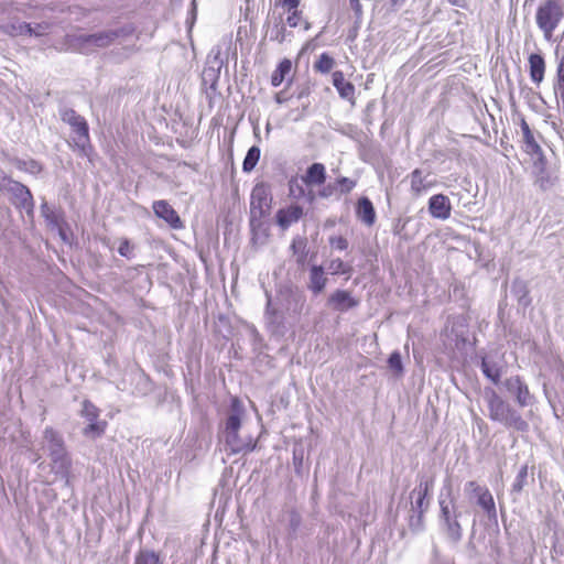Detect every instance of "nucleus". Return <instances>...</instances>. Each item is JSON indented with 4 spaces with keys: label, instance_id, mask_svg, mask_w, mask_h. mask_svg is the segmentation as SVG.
Here are the masks:
<instances>
[{
    "label": "nucleus",
    "instance_id": "nucleus-1",
    "mask_svg": "<svg viewBox=\"0 0 564 564\" xmlns=\"http://www.w3.org/2000/svg\"><path fill=\"white\" fill-rule=\"evenodd\" d=\"M327 178L326 166L323 163H312L301 177H292L289 181V193L295 198L306 197L313 202L317 196L315 188H323Z\"/></svg>",
    "mask_w": 564,
    "mask_h": 564
},
{
    "label": "nucleus",
    "instance_id": "nucleus-2",
    "mask_svg": "<svg viewBox=\"0 0 564 564\" xmlns=\"http://www.w3.org/2000/svg\"><path fill=\"white\" fill-rule=\"evenodd\" d=\"M486 400L491 421L500 422L507 427H513L520 432L528 430V423L496 391L491 390L488 392Z\"/></svg>",
    "mask_w": 564,
    "mask_h": 564
},
{
    "label": "nucleus",
    "instance_id": "nucleus-3",
    "mask_svg": "<svg viewBox=\"0 0 564 564\" xmlns=\"http://www.w3.org/2000/svg\"><path fill=\"white\" fill-rule=\"evenodd\" d=\"M61 119L70 126L73 130L72 148L80 155L87 156L91 161L94 148L90 142L89 127L86 119L78 115L74 109L67 108L61 112Z\"/></svg>",
    "mask_w": 564,
    "mask_h": 564
},
{
    "label": "nucleus",
    "instance_id": "nucleus-4",
    "mask_svg": "<svg viewBox=\"0 0 564 564\" xmlns=\"http://www.w3.org/2000/svg\"><path fill=\"white\" fill-rule=\"evenodd\" d=\"M564 18V0H543L536 9L535 21L545 40L550 41Z\"/></svg>",
    "mask_w": 564,
    "mask_h": 564
},
{
    "label": "nucleus",
    "instance_id": "nucleus-5",
    "mask_svg": "<svg viewBox=\"0 0 564 564\" xmlns=\"http://www.w3.org/2000/svg\"><path fill=\"white\" fill-rule=\"evenodd\" d=\"M271 186L265 182L257 183L250 194V221H261L272 207Z\"/></svg>",
    "mask_w": 564,
    "mask_h": 564
},
{
    "label": "nucleus",
    "instance_id": "nucleus-6",
    "mask_svg": "<svg viewBox=\"0 0 564 564\" xmlns=\"http://www.w3.org/2000/svg\"><path fill=\"white\" fill-rule=\"evenodd\" d=\"M80 415L87 421L83 434L89 438H97L105 434L108 423L100 420V410L90 400H84L82 403Z\"/></svg>",
    "mask_w": 564,
    "mask_h": 564
},
{
    "label": "nucleus",
    "instance_id": "nucleus-7",
    "mask_svg": "<svg viewBox=\"0 0 564 564\" xmlns=\"http://www.w3.org/2000/svg\"><path fill=\"white\" fill-rule=\"evenodd\" d=\"M121 35V31H104L95 34L79 35L74 40V46L83 54L96 48H104L113 43Z\"/></svg>",
    "mask_w": 564,
    "mask_h": 564
},
{
    "label": "nucleus",
    "instance_id": "nucleus-8",
    "mask_svg": "<svg viewBox=\"0 0 564 564\" xmlns=\"http://www.w3.org/2000/svg\"><path fill=\"white\" fill-rule=\"evenodd\" d=\"M3 182L8 184L7 191L11 193L12 204L20 210H25L28 216L33 217L34 199L30 189L20 182L4 176Z\"/></svg>",
    "mask_w": 564,
    "mask_h": 564
},
{
    "label": "nucleus",
    "instance_id": "nucleus-9",
    "mask_svg": "<svg viewBox=\"0 0 564 564\" xmlns=\"http://www.w3.org/2000/svg\"><path fill=\"white\" fill-rule=\"evenodd\" d=\"M360 301L354 294L344 289H337L327 299V305L335 312L344 313L359 306Z\"/></svg>",
    "mask_w": 564,
    "mask_h": 564
},
{
    "label": "nucleus",
    "instance_id": "nucleus-10",
    "mask_svg": "<svg viewBox=\"0 0 564 564\" xmlns=\"http://www.w3.org/2000/svg\"><path fill=\"white\" fill-rule=\"evenodd\" d=\"M357 185L355 180H351L346 176H340L335 180L334 183L327 184L319 191H317V196L319 198H329L334 195L349 194Z\"/></svg>",
    "mask_w": 564,
    "mask_h": 564
},
{
    "label": "nucleus",
    "instance_id": "nucleus-11",
    "mask_svg": "<svg viewBox=\"0 0 564 564\" xmlns=\"http://www.w3.org/2000/svg\"><path fill=\"white\" fill-rule=\"evenodd\" d=\"M429 213L433 218L446 220L452 214V204L444 194H435L429 199Z\"/></svg>",
    "mask_w": 564,
    "mask_h": 564
},
{
    "label": "nucleus",
    "instance_id": "nucleus-12",
    "mask_svg": "<svg viewBox=\"0 0 564 564\" xmlns=\"http://www.w3.org/2000/svg\"><path fill=\"white\" fill-rule=\"evenodd\" d=\"M332 82L340 98L347 100L352 107L356 106V88L345 78L341 70H335L332 74Z\"/></svg>",
    "mask_w": 564,
    "mask_h": 564
},
{
    "label": "nucleus",
    "instance_id": "nucleus-13",
    "mask_svg": "<svg viewBox=\"0 0 564 564\" xmlns=\"http://www.w3.org/2000/svg\"><path fill=\"white\" fill-rule=\"evenodd\" d=\"M304 215V209L299 204H290L280 208L275 214L276 225L282 229H288L291 225L297 223Z\"/></svg>",
    "mask_w": 564,
    "mask_h": 564
},
{
    "label": "nucleus",
    "instance_id": "nucleus-14",
    "mask_svg": "<svg viewBox=\"0 0 564 564\" xmlns=\"http://www.w3.org/2000/svg\"><path fill=\"white\" fill-rule=\"evenodd\" d=\"M153 212L156 217L162 218L166 221L172 228L181 229L183 227V223L176 213V210L169 204L166 200H155L152 205Z\"/></svg>",
    "mask_w": 564,
    "mask_h": 564
},
{
    "label": "nucleus",
    "instance_id": "nucleus-15",
    "mask_svg": "<svg viewBox=\"0 0 564 564\" xmlns=\"http://www.w3.org/2000/svg\"><path fill=\"white\" fill-rule=\"evenodd\" d=\"M505 387L510 393L516 395V400L520 406H527L530 403V390L520 376L506 379Z\"/></svg>",
    "mask_w": 564,
    "mask_h": 564
},
{
    "label": "nucleus",
    "instance_id": "nucleus-16",
    "mask_svg": "<svg viewBox=\"0 0 564 564\" xmlns=\"http://www.w3.org/2000/svg\"><path fill=\"white\" fill-rule=\"evenodd\" d=\"M528 66L531 82L539 86L544 80L546 69V63L542 54H530L528 57Z\"/></svg>",
    "mask_w": 564,
    "mask_h": 564
},
{
    "label": "nucleus",
    "instance_id": "nucleus-17",
    "mask_svg": "<svg viewBox=\"0 0 564 564\" xmlns=\"http://www.w3.org/2000/svg\"><path fill=\"white\" fill-rule=\"evenodd\" d=\"M519 124L522 131L524 151L530 155H542V148L536 141L533 131L523 116H520Z\"/></svg>",
    "mask_w": 564,
    "mask_h": 564
},
{
    "label": "nucleus",
    "instance_id": "nucleus-18",
    "mask_svg": "<svg viewBox=\"0 0 564 564\" xmlns=\"http://www.w3.org/2000/svg\"><path fill=\"white\" fill-rule=\"evenodd\" d=\"M435 186L434 181H429L422 170L415 169L410 174V187L413 196L419 197Z\"/></svg>",
    "mask_w": 564,
    "mask_h": 564
},
{
    "label": "nucleus",
    "instance_id": "nucleus-19",
    "mask_svg": "<svg viewBox=\"0 0 564 564\" xmlns=\"http://www.w3.org/2000/svg\"><path fill=\"white\" fill-rule=\"evenodd\" d=\"M294 73L293 63L290 58H283L279 62L271 74L270 83L273 87H279L285 79Z\"/></svg>",
    "mask_w": 564,
    "mask_h": 564
},
{
    "label": "nucleus",
    "instance_id": "nucleus-20",
    "mask_svg": "<svg viewBox=\"0 0 564 564\" xmlns=\"http://www.w3.org/2000/svg\"><path fill=\"white\" fill-rule=\"evenodd\" d=\"M356 215L367 226H372L376 221V210L368 197H360L356 206Z\"/></svg>",
    "mask_w": 564,
    "mask_h": 564
},
{
    "label": "nucleus",
    "instance_id": "nucleus-21",
    "mask_svg": "<svg viewBox=\"0 0 564 564\" xmlns=\"http://www.w3.org/2000/svg\"><path fill=\"white\" fill-rule=\"evenodd\" d=\"M50 457L52 460L53 469H55L56 473H61L64 476H68L72 468V459L66 448L50 452Z\"/></svg>",
    "mask_w": 564,
    "mask_h": 564
},
{
    "label": "nucleus",
    "instance_id": "nucleus-22",
    "mask_svg": "<svg viewBox=\"0 0 564 564\" xmlns=\"http://www.w3.org/2000/svg\"><path fill=\"white\" fill-rule=\"evenodd\" d=\"M327 276L325 275L324 269L322 265H312L310 270V284L308 289L314 294H319L324 291L327 284Z\"/></svg>",
    "mask_w": 564,
    "mask_h": 564
},
{
    "label": "nucleus",
    "instance_id": "nucleus-23",
    "mask_svg": "<svg viewBox=\"0 0 564 564\" xmlns=\"http://www.w3.org/2000/svg\"><path fill=\"white\" fill-rule=\"evenodd\" d=\"M231 409L234 411L226 420L225 433L239 432L241 425L240 415L242 413V404L238 398L231 400Z\"/></svg>",
    "mask_w": 564,
    "mask_h": 564
},
{
    "label": "nucleus",
    "instance_id": "nucleus-24",
    "mask_svg": "<svg viewBox=\"0 0 564 564\" xmlns=\"http://www.w3.org/2000/svg\"><path fill=\"white\" fill-rule=\"evenodd\" d=\"M476 500L478 506L489 518L497 517L496 503L490 490H482V495H480Z\"/></svg>",
    "mask_w": 564,
    "mask_h": 564
},
{
    "label": "nucleus",
    "instance_id": "nucleus-25",
    "mask_svg": "<svg viewBox=\"0 0 564 564\" xmlns=\"http://www.w3.org/2000/svg\"><path fill=\"white\" fill-rule=\"evenodd\" d=\"M226 444L230 448L231 454H238L241 452H249L253 449V446H250L247 443H243L238 435V432L226 433Z\"/></svg>",
    "mask_w": 564,
    "mask_h": 564
},
{
    "label": "nucleus",
    "instance_id": "nucleus-26",
    "mask_svg": "<svg viewBox=\"0 0 564 564\" xmlns=\"http://www.w3.org/2000/svg\"><path fill=\"white\" fill-rule=\"evenodd\" d=\"M44 438L48 443V452L66 448L62 435L53 427L48 426L44 430Z\"/></svg>",
    "mask_w": 564,
    "mask_h": 564
},
{
    "label": "nucleus",
    "instance_id": "nucleus-27",
    "mask_svg": "<svg viewBox=\"0 0 564 564\" xmlns=\"http://www.w3.org/2000/svg\"><path fill=\"white\" fill-rule=\"evenodd\" d=\"M432 486H433L432 480H424V481H421L419 484V486L412 492L413 495L416 496L415 506L420 512H423V510H424V500L427 497L429 491L432 488Z\"/></svg>",
    "mask_w": 564,
    "mask_h": 564
},
{
    "label": "nucleus",
    "instance_id": "nucleus-28",
    "mask_svg": "<svg viewBox=\"0 0 564 564\" xmlns=\"http://www.w3.org/2000/svg\"><path fill=\"white\" fill-rule=\"evenodd\" d=\"M260 155H261V150L259 147L257 145H253L251 147L245 159H243V162H242V171L245 173H250L254 167L256 165L258 164L259 160H260Z\"/></svg>",
    "mask_w": 564,
    "mask_h": 564
},
{
    "label": "nucleus",
    "instance_id": "nucleus-29",
    "mask_svg": "<svg viewBox=\"0 0 564 564\" xmlns=\"http://www.w3.org/2000/svg\"><path fill=\"white\" fill-rule=\"evenodd\" d=\"M48 28V23H37L35 28H32L30 23H22L19 25V29L13 34H34L36 36H41L46 33Z\"/></svg>",
    "mask_w": 564,
    "mask_h": 564
},
{
    "label": "nucleus",
    "instance_id": "nucleus-30",
    "mask_svg": "<svg viewBox=\"0 0 564 564\" xmlns=\"http://www.w3.org/2000/svg\"><path fill=\"white\" fill-rule=\"evenodd\" d=\"M327 269H328L329 273L333 275H336V274L350 275V273L352 272V267L349 263L343 261L340 258L332 259L327 265Z\"/></svg>",
    "mask_w": 564,
    "mask_h": 564
},
{
    "label": "nucleus",
    "instance_id": "nucleus-31",
    "mask_svg": "<svg viewBox=\"0 0 564 564\" xmlns=\"http://www.w3.org/2000/svg\"><path fill=\"white\" fill-rule=\"evenodd\" d=\"M134 564H162L160 555L154 551L142 550L135 555Z\"/></svg>",
    "mask_w": 564,
    "mask_h": 564
},
{
    "label": "nucleus",
    "instance_id": "nucleus-32",
    "mask_svg": "<svg viewBox=\"0 0 564 564\" xmlns=\"http://www.w3.org/2000/svg\"><path fill=\"white\" fill-rule=\"evenodd\" d=\"M482 373L494 383H498L501 378V370L496 365H490L485 358L481 360Z\"/></svg>",
    "mask_w": 564,
    "mask_h": 564
},
{
    "label": "nucleus",
    "instance_id": "nucleus-33",
    "mask_svg": "<svg viewBox=\"0 0 564 564\" xmlns=\"http://www.w3.org/2000/svg\"><path fill=\"white\" fill-rule=\"evenodd\" d=\"M335 64L334 58L327 53H322L314 64V68L321 73H329Z\"/></svg>",
    "mask_w": 564,
    "mask_h": 564
},
{
    "label": "nucleus",
    "instance_id": "nucleus-34",
    "mask_svg": "<svg viewBox=\"0 0 564 564\" xmlns=\"http://www.w3.org/2000/svg\"><path fill=\"white\" fill-rule=\"evenodd\" d=\"M534 185L542 192L550 189L553 185L551 175L542 169L534 180Z\"/></svg>",
    "mask_w": 564,
    "mask_h": 564
},
{
    "label": "nucleus",
    "instance_id": "nucleus-35",
    "mask_svg": "<svg viewBox=\"0 0 564 564\" xmlns=\"http://www.w3.org/2000/svg\"><path fill=\"white\" fill-rule=\"evenodd\" d=\"M529 468L528 465L521 466V468L518 471V475L512 484V491L513 492H521L527 485V478H528Z\"/></svg>",
    "mask_w": 564,
    "mask_h": 564
},
{
    "label": "nucleus",
    "instance_id": "nucleus-36",
    "mask_svg": "<svg viewBox=\"0 0 564 564\" xmlns=\"http://www.w3.org/2000/svg\"><path fill=\"white\" fill-rule=\"evenodd\" d=\"M286 23L290 28H296L303 20V11L297 9H288Z\"/></svg>",
    "mask_w": 564,
    "mask_h": 564
},
{
    "label": "nucleus",
    "instance_id": "nucleus-37",
    "mask_svg": "<svg viewBox=\"0 0 564 564\" xmlns=\"http://www.w3.org/2000/svg\"><path fill=\"white\" fill-rule=\"evenodd\" d=\"M328 242L333 249L338 251H345L349 246L348 240L343 236H330Z\"/></svg>",
    "mask_w": 564,
    "mask_h": 564
},
{
    "label": "nucleus",
    "instance_id": "nucleus-38",
    "mask_svg": "<svg viewBox=\"0 0 564 564\" xmlns=\"http://www.w3.org/2000/svg\"><path fill=\"white\" fill-rule=\"evenodd\" d=\"M118 252L127 259H130L133 256V246L130 243L129 239H120Z\"/></svg>",
    "mask_w": 564,
    "mask_h": 564
},
{
    "label": "nucleus",
    "instance_id": "nucleus-39",
    "mask_svg": "<svg viewBox=\"0 0 564 564\" xmlns=\"http://www.w3.org/2000/svg\"><path fill=\"white\" fill-rule=\"evenodd\" d=\"M389 367L394 370L398 375H400L403 370L402 360L399 352H392L388 359Z\"/></svg>",
    "mask_w": 564,
    "mask_h": 564
},
{
    "label": "nucleus",
    "instance_id": "nucleus-40",
    "mask_svg": "<svg viewBox=\"0 0 564 564\" xmlns=\"http://www.w3.org/2000/svg\"><path fill=\"white\" fill-rule=\"evenodd\" d=\"M466 490L477 499L480 495H482V490L489 489L486 486H481L477 481L471 480L466 484Z\"/></svg>",
    "mask_w": 564,
    "mask_h": 564
},
{
    "label": "nucleus",
    "instance_id": "nucleus-41",
    "mask_svg": "<svg viewBox=\"0 0 564 564\" xmlns=\"http://www.w3.org/2000/svg\"><path fill=\"white\" fill-rule=\"evenodd\" d=\"M44 217L54 227H61L63 219L59 215L55 214L54 212L45 213Z\"/></svg>",
    "mask_w": 564,
    "mask_h": 564
},
{
    "label": "nucleus",
    "instance_id": "nucleus-42",
    "mask_svg": "<svg viewBox=\"0 0 564 564\" xmlns=\"http://www.w3.org/2000/svg\"><path fill=\"white\" fill-rule=\"evenodd\" d=\"M448 531L455 539L460 538V525L457 520H451L449 523H446Z\"/></svg>",
    "mask_w": 564,
    "mask_h": 564
},
{
    "label": "nucleus",
    "instance_id": "nucleus-43",
    "mask_svg": "<svg viewBox=\"0 0 564 564\" xmlns=\"http://www.w3.org/2000/svg\"><path fill=\"white\" fill-rule=\"evenodd\" d=\"M276 4L281 6L284 10L297 9L300 7V0H276Z\"/></svg>",
    "mask_w": 564,
    "mask_h": 564
},
{
    "label": "nucleus",
    "instance_id": "nucleus-44",
    "mask_svg": "<svg viewBox=\"0 0 564 564\" xmlns=\"http://www.w3.org/2000/svg\"><path fill=\"white\" fill-rule=\"evenodd\" d=\"M441 512H442V517H443L444 521L446 523H449V521L452 520L451 511H449L448 506L444 505V502H441Z\"/></svg>",
    "mask_w": 564,
    "mask_h": 564
},
{
    "label": "nucleus",
    "instance_id": "nucleus-45",
    "mask_svg": "<svg viewBox=\"0 0 564 564\" xmlns=\"http://www.w3.org/2000/svg\"><path fill=\"white\" fill-rule=\"evenodd\" d=\"M274 100L278 102V104H284L289 100L286 94L284 91H278L275 95H274Z\"/></svg>",
    "mask_w": 564,
    "mask_h": 564
},
{
    "label": "nucleus",
    "instance_id": "nucleus-46",
    "mask_svg": "<svg viewBox=\"0 0 564 564\" xmlns=\"http://www.w3.org/2000/svg\"><path fill=\"white\" fill-rule=\"evenodd\" d=\"M8 184L3 182V177L0 180V192L6 189L7 191Z\"/></svg>",
    "mask_w": 564,
    "mask_h": 564
},
{
    "label": "nucleus",
    "instance_id": "nucleus-47",
    "mask_svg": "<svg viewBox=\"0 0 564 564\" xmlns=\"http://www.w3.org/2000/svg\"><path fill=\"white\" fill-rule=\"evenodd\" d=\"M393 6L402 4L405 0H391Z\"/></svg>",
    "mask_w": 564,
    "mask_h": 564
},
{
    "label": "nucleus",
    "instance_id": "nucleus-48",
    "mask_svg": "<svg viewBox=\"0 0 564 564\" xmlns=\"http://www.w3.org/2000/svg\"><path fill=\"white\" fill-rule=\"evenodd\" d=\"M311 28V24L307 21H304V30H308Z\"/></svg>",
    "mask_w": 564,
    "mask_h": 564
}]
</instances>
